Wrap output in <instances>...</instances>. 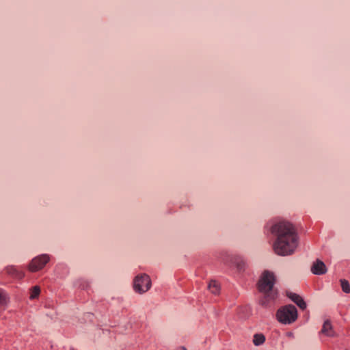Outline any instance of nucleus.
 <instances>
[{
    "mask_svg": "<svg viewBox=\"0 0 350 350\" xmlns=\"http://www.w3.org/2000/svg\"><path fill=\"white\" fill-rule=\"evenodd\" d=\"M311 271L315 275H322L326 273V266L323 262L317 260L311 267Z\"/></svg>",
    "mask_w": 350,
    "mask_h": 350,
    "instance_id": "nucleus-6",
    "label": "nucleus"
},
{
    "mask_svg": "<svg viewBox=\"0 0 350 350\" xmlns=\"http://www.w3.org/2000/svg\"><path fill=\"white\" fill-rule=\"evenodd\" d=\"M40 293V288L39 286H33L31 289V295H30V299H33L38 297Z\"/></svg>",
    "mask_w": 350,
    "mask_h": 350,
    "instance_id": "nucleus-12",
    "label": "nucleus"
},
{
    "mask_svg": "<svg viewBox=\"0 0 350 350\" xmlns=\"http://www.w3.org/2000/svg\"><path fill=\"white\" fill-rule=\"evenodd\" d=\"M292 334H292V333H291V332H290V333H288V336H292Z\"/></svg>",
    "mask_w": 350,
    "mask_h": 350,
    "instance_id": "nucleus-16",
    "label": "nucleus"
},
{
    "mask_svg": "<svg viewBox=\"0 0 350 350\" xmlns=\"http://www.w3.org/2000/svg\"><path fill=\"white\" fill-rule=\"evenodd\" d=\"M152 286L150 277L146 273H141L135 276L133 280L134 291L139 294L147 292Z\"/></svg>",
    "mask_w": 350,
    "mask_h": 350,
    "instance_id": "nucleus-4",
    "label": "nucleus"
},
{
    "mask_svg": "<svg viewBox=\"0 0 350 350\" xmlns=\"http://www.w3.org/2000/svg\"><path fill=\"white\" fill-rule=\"evenodd\" d=\"M275 283V276L269 271H265L258 283V288L260 292L265 295L266 300H262L261 304L266 306L267 300L274 299L276 297V291L273 288Z\"/></svg>",
    "mask_w": 350,
    "mask_h": 350,
    "instance_id": "nucleus-2",
    "label": "nucleus"
},
{
    "mask_svg": "<svg viewBox=\"0 0 350 350\" xmlns=\"http://www.w3.org/2000/svg\"><path fill=\"white\" fill-rule=\"evenodd\" d=\"M208 290L211 293L214 295H217L220 291V286L219 284L215 280H211L208 286Z\"/></svg>",
    "mask_w": 350,
    "mask_h": 350,
    "instance_id": "nucleus-9",
    "label": "nucleus"
},
{
    "mask_svg": "<svg viewBox=\"0 0 350 350\" xmlns=\"http://www.w3.org/2000/svg\"><path fill=\"white\" fill-rule=\"evenodd\" d=\"M178 350H187L185 347H182Z\"/></svg>",
    "mask_w": 350,
    "mask_h": 350,
    "instance_id": "nucleus-15",
    "label": "nucleus"
},
{
    "mask_svg": "<svg viewBox=\"0 0 350 350\" xmlns=\"http://www.w3.org/2000/svg\"><path fill=\"white\" fill-rule=\"evenodd\" d=\"M320 333L328 337H334L336 336L335 332L334 331L333 327L329 320H326L324 321Z\"/></svg>",
    "mask_w": 350,
    "mask_h": 350,
    "instance_id": "nucleus-7",
    "label": "nucleus"
},
{
    "mask_svg": "<svg viewBox=\"0 0 350 350\" xmlns=\"http://www.w3.org/2000/svg\"><path fill=\"white\" fill-rule=\"evenodd\" d=\"M341 287L342 291L345 293H350V284H349L348 281L346 280H341Z\"/></svg>",
    "mask_w": 350,
    "mask_h": 350,
    "instance_id": "nucleus-13",
    "label": "nucleus"
},
{
    "mask_svg": "<svg viewBox=\"0 0 350 350\" xmlns=\"http://www.w3.org/2000/svg\"><path fill=\"white\" fill-rule=\"evenodd\" d=\"M49 256L47 254H42L34 258L29 264V270L34 272L42 269L49 262Z\"/></svg>",
    "mask_w": 350,
    "mask_h": 350,
    "instance_id": "nucleus-5",
    "label": "nucleus"
},
{
    "mask_svg": "<svg viewBox=\"0 0 350 350\" xmlns=\"http://www.w3.org/2000/svg\"><path fill=\"white\" fill-rule=\"evenodd\" d=\"M271 233L275 237L273 250L280 256L293 254L298 246L299 237L295 227L286 221H279L271 227Z\"/></svg>",
    "mask_w": 350,
    "mask_h": 350,
    "instance_id": "nucleus-1",
    "label": "nucleus"
},
{
    "mask_svg": "<svg viewBox=\"0 0 350 350\" xmlns=\"http://www.w3.org/2000/svg\"><path fill=\"white\" fill-rule=\"evenodd\" d=\"M8 303V297L5 291L0 289V305L5 306Z\"/></svg>",
    "mask_w": 350,
    "mask_h": 350,
    "instance_id": "nucleus-14",
    "label": "nucleus"
},
{
    "mask_svg": "<svg viewBox=\"0 0 350 350\" xmlns=\"http://www.w3.org/2000/svg\"><path fill=\"white\" fill-rule=\"evenodd\" d=\"M278 320L284 324H290L297 318V310L295 306L289 304L282 307L277 312Z\"/></svg>",
    "mask_w": 350,
    "mask_h": 350,
    "instance_id": "nucleus-3",
    "label": "nucleus"
},
{
    "mask_svg": "<svg viewBox=\"0 0 350 350\" xmlns=\"http://www.w3.org/2000/svg\"><path fill=\"white\" fill-rule=\"evenodd\" d=\"M286 295L301 310H304L306 308V302L299 295L291 292H287Z\"/></svg>",
    "mask_w": 350,
    "mask_h": 350,
    "instance_id": "nucleus-8",
    "label": "nucleus"
},
{
    "mask_svg": "<svg viewBox=\"0 0 350 350\" xmlns=\"http://www.w3.org/2000/svg\"><path fill=\"white\" fill-rule=\"evenodd\" d=\"M8 271L10 274L13 275L18 278H22L24 276V273L22 271H18L14 267H11L8 268Z\"/></svg>",
    "mask_w": 350,
    "mask_h": 350,
    "instance_id": "nucleus-11",
    "label": "nucleus"
},
{
    "mask_svg": "<svg viewBox=\"0 0 350 350\" xmlns=\"http://www.w3.org/2000/svg\"><path fill=\"white\" fill-rule=\"evenodd\" d=\"M265 341V337L262 334H256L254 336L253 342L256 346L262 345Z\"/></svg>",
    "mask_w": 350,
    "mask_h": 350,
    "instance_id": "nucleus-10",
    "label": "nucleus"
}]
</instances>
